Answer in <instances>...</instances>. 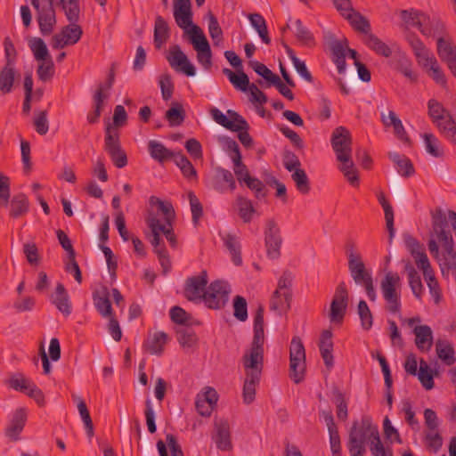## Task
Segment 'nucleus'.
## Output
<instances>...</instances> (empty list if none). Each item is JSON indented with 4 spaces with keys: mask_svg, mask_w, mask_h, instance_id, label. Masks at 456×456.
Listing matches in <instances>:
<instances>
[{
    "mask_svg": "<svg viewBox=\"0 0 456 456\" xmlns=\"http://www.w3.org/2000/svg\"><path fill=\"white\" fill-rule=\"evenodd\" d=\"M28 211V200L24 194L15 195L10 202V216L18 218Z\"/></svg>",
    "mask_w": 456,
    "mask_h": 456,
    "instance_id": "obj_45",
    "label": "nucleus"
},
{
    "mask_svg": "<svg viewBox=\"0 0 456 456\" xmlns=\"http://www.w3.org/2000/svg\"><path fill=\"white\" fill-rule=\"evenodd\" d=\"M378 200L384 209L386 225L389 233V243H391L395 236L393 208L386 200L385 194L383 192H379L378 194Z\"/></svg>",
    "mask_w": 456,
    "mask_h": 456,
    "instance_id": "obj_44",
    "label": "nucleus"
},
{
    "mask_svg": "<svg viewBox=\"0 0 456 456\" xmlns=\"http://www.w3.org/2000/svg\"><path fill=\"white\" fill-rule=\"evenodd\" d=\"M348 304V290L344 281L336 288L329 314L331 322H342Z\"/></svg>",
    "mask_w": 456,
    "mask_h": 456,
    "instance_id": "obj_12",
    "label": "nucleus"
},
{
    "mask_svg": "<svg viewBox=\"0 0 456 456\" xmlns=\"http://www.w3.org/2000/svg\"><path fill=\"white\" fill-rule=\"evenodd\" d=\"M305 372V350L299 337H294L289 346V377L300 383Z\"/></svg>",
    "mask_w": 456,
    "mask_h": 456,
    "instance_id": "obj_7",
    "label": "nucleus"
},
{
    "mask_svg": "<svg viewBox=\"0 0 456 456\" xmlns=\"http://www.w3.org/2000/svg\"><path fill=\"white\" fill-rule=\"evenodd\" d=\"M40 61L37 70L39 79L44 82L51 80L54 74V64L52 58Z\"/></svg>",
    "mask_w": 456,
    "mask_h": 456,
    "instance_id": "obj_64",
    "label": "nucleus"
},
{
    "mask_svg": "<svg viewBox=\"0 0 456 456\" xmlns=\"http://www.w3.org/2000/svg\"><path fill=\"white\" fill-rule=\"evenodd\" d=\"M401 17L408 28H417L423 35L430 36L433 23L429 17L418 11H403Z\"/></svg>",
    "mask_w": 456,
    "mask_h": 456,
    "instance_id": "obj_18",
    "label": "nucleus"
},
{
    "mask_svg": "<svg viewBox=\"0 0 456 456\" xmlns=\"http://www.w3.org/2000/svg\"><path fill=\"white\" fill-rule=\"evenodd\" d=\"M166 58L170 67L175 71L183 73L188 77H193L196 74L195 67L190 62L187 55L178 45L170 46Z\"/></svg>",
    "mask_w": 456,
    "mask_h": 456,
    "instance_id": "obj_15",
    "label": "nucleus"
},
{
    "mask_svg": "<svg viewBox=\"0 0 456 456\" xmlns=\"http://www.w3.org/2000/svg\"><path fill=\"white\" fill-rule=\"evenodd\" d=\"M379 436L378 426L372 423L371 418L363 416L361 422L354 421L349 431L347 448L351 456H363L365 443L375 441Z\"/></svg>",
    "mask_w": 456,
    "mask_h": 456,
    "instance_id": "obj_2",
    "label": "nucleus"
},
{
    "mask_svg": "<svg viewBox=\"0 0 456 456\" xmlns=\"http://www.w3.org/2000/svg\"><path fill=\"white\" fill-rule=\"evenodd\" d=\"M246 378L243 384L242 396L246 404H250L255 400L256 387L260 382L261 376L254 374H245Z\"/></svg>",
    "mask_w": 456,
    "mask_h": 456,
    "instance_id": "obj_35",
    "label": "nucleus"
},
{
    "mask_svg": "<svg viewBox=\"0 0 456 456\" xmlns=\"http://www.w3.org/2000/svg\"><path fill=\"white\" fill-rule=\"evenodd\" d=\"M210 114L217 124L232 132L248 130V128L247 121L235 110H228L227 117L220 110L213 108L210 110Z\"/></svg>",
    "mask_w": 456,
    "mask_h": 456,
    "instance_id": "obj_13",
    "label": "nucleus"
},
{
    "mask_svg": "<svg viewBox=\"0 0 456 456\" xmlns=\"http://www.w3.org/2000/svg\"><path fill=\"white\" fill-rule=\"evenodd\" d=\"M150 203L151 205L157 206L159 210L164 216V223L161 224H170L173 223L175 213L172 204L168 201H163L157 197L151 196L150 198Z\"/></svg>",
    "mask_w": 456,
    "mask_h": 456,
    "instance_id": "obj_47",
    "label": "nucleus"
},
{
    "mask_svg": "<svg viewBox=\"0 0 456 456\" xmlns=\"http://www.w3.org/2000/svg\"><path fill=\"white\" fill-rule=\"evenodd\" d=\"M216 434L213 436L216 447L221 451H231L232 444L231 440V428L229 422L220 419L215 423Z\"/></svg>",
    "mask_w": 456,
    "mask_h": 456,
    "instance_id": "obj_19",
    "label": "nucleus"
},
{
    "mask_svg": "<svg viewBox=\"0 0 456 456\" xmlns=\"http://www.w3.org/2000/svg\"><path fill=\"white\" fill-rule=\"evenodd\" d=\"M208 273L207 271L200 272V274L189 277L185 281L183 296L191 302H200L202 300L207 289Z\"/></svg>",
    "mask_w": 456,
    "mask_h": 456,
    "instance_id": "obj_14",
    "label": "nucleus"
},
{
    "mask_svg": "<svg viewBox=\"0 0 456 456\" xmlns=\"http://www.w3.org/2000/svg\"><path fill=\"white\" fill-rule=\"evenodd\" d=\"M53 6L54 5L48 4L37 12L39 28L43 35H50L56 24V15Z\"/></svg>",
    "mask_w": 456,
    "mask_h": 456,
    "instance_id": "obj_20",
    "label": "nucleus"
},
{
    "mask_svg": "<svg viewBox=\"0 0 456 456\" xmlns=\"http://www.w3.org/2000/svg\"><path fill=\"white\" fill-rule=\"evenodd\" d=\"M389 159L397 166L398 173L404 177L414 174V167L411 161L405 156L397 152H389Z\"/></svg>",
    "mask_w": 456,
    "mask_h": 456,
    "instance_id": "obj_43",
    "label": "nucleus"
},
{
    "mask_svg": "<svg viewBox=\"0 0 456 456\" xmlns=\"http://www.w3.org/2000/svg\"><path fill=\"white\" fill-rule=\"evenodd\" d=\"M27 420V412L23 408L15 411L12 419L5 429V435L12 441L19 439V435L23 430Z\"/></svg>",
    "mask_w": 456,
    "mask_h": 456,
    "instance_id": "obj_25",
    "label": "nucleus"
},
{
    "mask_svg": "<svg viewBox=\"0 0 456 456\" xmlns=\"http://www.w3.org/2000/svg\"><path fill=\"white\" fill-rule=\"evenodd\" d=\"M103 86H100L94 95V110L88 113L87 121L90 124L97 123L104 105V101L108 98L109 94L103 92Z\"/></svg>",
    "mask_w": 456,
    "mask_h": 456,
    "instance_id": "obj_39",
    "label": "nucleus"
},
{
    "mask_svg": "<svg viewBox=\"0 0 456 456\" xmlns=\"http://www.w3.org/2000/svg\"><path fill=\"white\" fill-rule=\"evenodd\" d=\"M191 41L197 51V60L205 69L212 66V53L209 44L202 30L198 26H193L191 31Z\"/></svg>",
    "mask_w": 456,
    "mask_h": 456,
    "instance_id": "obj_11",
    "label": "nucleus"
},
{
    "mask_svg": "<svg viewBox=\"0 0 456 456\" xmlns=\"http://www.w3.org/2000/svg\"><path fill=\"white\" fill-rule=\"evenodd\" d=\"M148 150L151 157L162 163L167 159H173L176 152H173L158 141L151 140L148 142Z\"/></svg>",
    "mask_w": 456,
    "mask_h": 456,
    "instance_id": "obj_34",
    "label": "nucleus"
},
{
    "mask_svg": "<svg viewBox=\"0 0 456 456\" xmlns=\"http://www.w3.org/2000/svg\"><path fill=\"white\" fill-rule=\"evenodd\" d=\"M165 118L168 121L170 126L181 125L185 118L183 106L178 102H173L172 107L167 110Z\"/></svg>",
    "mask_w": 456,
    "mask_h": 456,
    "instance_id": "obj_55",
    "label": "nucleus"
},
{
    "mask_svg": "<svg viewBox=\"0 0 456 456\" xmlns=\"http://www.w3.org/2000/svg\"><path fill=\"white\" fill-rule=\"evenodd\" d=\"M168 340L169 338L167 333L164 331H156L149 336L144 346L147 351L151 354L161 355Z\"/></svg>",
    "mask_w": 456,
    "mask_h": 456,
    "instance_id": "obj_30",
    "label": "nucleus"
},
{
    "mask_svg": "<svg viewBox=\"0 0 456 456\" xmlns=\"http://www.w3.org/2000/svg\"><path fill=\"white\" fill-rule=\"evenodd\" d=\"M290 293H279L273 292L270 301V308L280 313L286 312L290 308Z\"/></svg>",
    "mask_w": 456,
    "mask_h": 456,
    "instance_id": "obj_53",
    "label": "nucleus"
},
{
    "mask_svg": "<svg viewBox=\"0 0 456 456\" xmlns=\"http://www.w3.org/2000/svg\"><path fill=\"white\" fill-rule=\"evenodd\" d=\"M147 224L152 232L151 245L154 248L156 254H159L160 249H166L164 245L160 244V234L163 228H160V220L155 215H150L147 218Z\"/></svg>",
    "mask_w": 456,
    "mask_h": 456,
    "instance_id": "obj_37",
    "label": "nucleus"
},
{
    "mask_svg": "<svg viewBox=\"0 0 456 456\" xmlns=\"http://www.w3.org/2000/svg\"><path fill=\"white\" fill-rule=\"evenodd\" d=\"M170 37V28L165 19L157 15L154 23L153 42L156 49L159 50L167 43Z\"/></svg>",
    "mask_w": 456,
    "mask_h": 456,
    "instance_id": "obj_29",
    "label": "nucleus"
},
{
    "mask_svg": "<svg viewBox=\"0 0 456 456\" xmlns=\"http://www.w3.org/2000/svg\"><path fill=\"white\" fill-rule=\"evenodd\" d=\"M338 169L342 172L347 182L354 187H359L360 179L358 170L352 158L341 160Z\"/></svg>",
    "mask_w": 456,
    "mask_h": 456,
    "instance_id": "obj_40",
    "label": "nucleus"
},
{
    "mask_svg": "<svg viewBox=\"0 0 456 456\" xmlns=\"http://www.w3.org/2000/svg\"><path fill=\"white\" fill-rule=\"evenodd\" d=\"M437 53L439 57L445 62L448 60L456 58V49L452 44L445 39L439 37L437 40Z\"/></svg>",
    "mask_w": 456,
    "mask_h": 456,
    "instance_id": "obj_61",
    "label": "nucleus"
},
{
    "mask_svg": "<svg viewBox=\"0 0 456 456\" xmlns=\"http://www.w3.org/2000/svg\"><path fill=\"white\" fill-rule=\"evenodd\" d=\"M60 5L70 23L77 22L80 12L78 0H65Z\"/></svg>",
    "mask_w": 456,
    "mask_h": 456,
    "instance_id": "obj_63",
    "label": "nucleus"
},
{
    "mask_svg": "<svg viewBox=\"0 0 456 456\" xmlns=\"http://www.w3.org/2000/svg\"><path fill=\"white\" fill-rule=\"evenodd\" d=\"M104 150L110 155L116 167L123 168L127 165V156L126 151L121 148L119 134L118 132L111 131L110 126L106 128Z\"/></svg>",
    "mask_w": 456,
    "mask_h": 456,
    "instance_id": "obj_9",
    "label": "nucleus"
},
{
    "mask_svg": "<svg viewBox=\"0 0 456 456\" xmlns=\"http://www.w3.org/2000/svg\"><path fill=\"white\" fill-rule=\"evenodd\" d=\"M208 183L212 189L219 192H224L225 191L224 183L228 184L230 191H232L236 189V183L232 174L231 171L222 167H217L216 169V175L210 178Z\"/></svg>",
    "mask_w": 456,
    "mask_h": 456,
    "instance_id": "obj_21",
    "label": "nucleus"
},
{
    "mask_svg": "<svg viewBox=\"0 0 456 456\" xmlns=\"http://www.w3.org/2000/svg\"><path fill=\"white\" fill-rule=\"evenodd\" d=\"M380 289L387 303V309L391 314H399L401 311V279L398 273L387 272L381 281Z\"/></svg>",
    "mask_w": 456,
    "mask_h": 456,
    "instance_id": "obj_6",
    "label": "nucleus"
},
{
    "mask_svg": "<svg viewBox=\"0 0 456 456\" xmlns=\"http://www.w3.org/2000/svg\"><path fill=\"white\" fill-rule=\"evenodd\" d=\"M230 286L223 281H215L206 289L202 300L210 309L223 308L229 297Z\"/></svg>",
    "mask_w": 456,
    "mask_h": 456,
    "instance_id": "obj_8",
    "label": "nucleus"
},
{
    "mask_svg": "<svg viewBox=\"0 0 456 456\" xmlns=\"http://www.w3.org/2000/svg\"><path fill=\"white\" fill-rule=\"evenodd\" d=\"M73 397L74 400L77 403V409L86 426L87 435L91 437L94 436V426L87 406L85 401L79 396L74 395Z\"/></svg>",
    "mask_w": 456,
    "mask_h": 456,
    "instance_id": "obj_59",
    "label": "nucleus"
},
{
    "mask_svg": "<svg viewBox=\"0 0 456 456\" xmlns=\"http://www.w3.org/2000/svg\"><path fill=\"white\" fill-rule=\"evenodd\" d=\"M223 240L224 242L225 247L229 250L232 260L233 264L237 266L241 265L242 258H241V251H240V244L237 239V237L233 234L228 233L223 237Z\"/></svg>",
    "mask_w": 456,
    "mask_h": 456,
    "instance_id": "obj_42",
    "label": "nucleus"
},
{
    "mask_svg": "<svg viewBox=\"0 0 456 456\" xmlns=\"http://www.w3.org/2000/svg\"><path fill=\"white\" fill-rule=\"evenodd\" d=\"M83 34V30L77 22L70 23L62 28L61 33L56 34L52 38V46L54 49H61L66 45L77 43Z\"/></svg>",
    "mask_w": 456,
    "mask_h": 456,
    "instance_id": "obj_17",
    "label": "nucleus"
},
{
    "mask_svg": "<svg viewBox=\"0 0 456 456\" xmlns=\"http://www.w3.org/2000/svg\"><path fill=\"white\" fill-rule=\"evenodd\" d=\"M228 147L232 152L231 158L234 164V174L236 175L239 182H245L248 177H250V175L247 167L241 161L239 146L235 141H232L229 142Z\"/></svg>",
    "mask_w": 456,
    "mask_h": 456,
    "instance_id": "obj_28",
    "label": "nucleus"
},
{
    "mask_svg": "<svg viewBox=\"0 0 456 456\" xmlns=\"http://www.w3.org/2000/svg\"><path fill=\"white\" fill-rule=\"evenodd\" d=\"M248 19L251 25L257 31L263 43L269 45L271 43V38L268 35V29L264 17L261 14L253 13L248 16Z\"/></svg>",
    "mask_w": 456,
    "mask_h": 456,
    "instance_id": "obj_50",
    "label": "nucleus"
},
{
    "mask_svg": "<svg viewBox=\"0 0 456 456\" xmlns=\"http://www.w3.org/2000/svg\"><path fill=\"white\" fill-rule=\"evenodd\" d=\"M52 302L65 316H69L71 314V304L63 284H57L55 293L52 297Z\"/></svg>",
    "mask_w": 456,
    "mask_h": 456,
    "instance_id": "obj_31",
    "label": "nucleus"
},
{
    "mask_svg": "<svg viewBox=\"0 0 456 456\" xmlns=\"http://www.w3.org/2000/svg\"><path fill=\"white\" fill-rule=\"evenodd\" d=\"M436 351L437 357L448 366L452 365L455 359V352L452 345L446 340H437L436 343Z\"/></svg>",
    "mask_w": 456,
    "mask_h": 456,
    "instance_id": "obj_36",
    "label": "nucleus"
},
{
    "mask_svg": "<svg viewBox=\"0 0 456 456\" xmlns=\"http://www.w3.org/2000/svg\"><path fill=\"white\" fill-rule=\"evenodd\" d=\"M94 301L97 311L103 317L112 316L111 303L109 299V294L107 292V289H104L102 296H94Z\"/></svg>",
    "mask_w": 456,
    "mask_h": 456,
    "instance_id": "obj_60",
    "label": "nucleus"
},
{
    "mask_svg": "<svg viewBox=\"0 0 456 456\" xmlns=\"http://www.w3.org/2000/svg\"><path fill=\"white\" fill-rule=\"evenodd\" d=\"M177 340L183 348H191L198 342L196 333L189 328L176 330Z\"/></svg>",
    "mask_w": 456,
    "mask_h": 456,
    "instance_id": "obj_54",
    "label": "nucleus"
},
{
    "mask_svg": "<svg viewBox=\"0 0 456 456\" xmlns=\"http://www.w3.org/2000/svg\"><path fill=\"white\" fill-rule=\"evenodd\" d=\"M285 49H286V53L289 56V58L291 60L292 63H293V66L295 68V69L297 70V72L307 82L309 83H313L314 81V78L310 73V71L308 70V69L306 68V65L305 63V61H300L295 52L289 47L287 45H284Z\"/></svg>",
    "mask_w": 456,
    "mask_h": 456,
    "instance_id": "obj_48",
    "label": "nucleus"
},
{
    "mask_svg": "<svg viewBox=\"0 0 456 456\" xmlns=\"http://www.w3.org/2000/svg\"><path fill=\"white\" fill-rule=\"evenodd\" d=\"M407 41L411 46L419 64L427 61V59L431 56L432 53H429L423 43L414 35L409 34L407 36Z\"/></svg>",
    "mask_w": 456,
    "mask_h": 456,
    "instance_id": "obj_51",
    "label": "nucleus"
},
{
    "mask_svg": "<svg viewBox=\"0 0 456 456\" xmlns=\"http://www.w3.org/2000/svg\"><path fill=\"white\" fill-rule=\"evenodd\" d=\"M415 345L420 352H428L433 346V331L428 325H419L413 329Z\"/></svg>",
    "mask_w": 456,
    "mask_h": 456,
    "instance_id": "obj_23",
    "label": "nucleus"
},
{
    "mask_svg": "<svg viewBox=\"0 0 456 456\" xmlns=\"http://www.w3.org/2000/svg\"><path fill=\"white\" fill-rule=\"evenodd\" d=\"M322 416L326 423L330 435V450L333 455L340 456L341 442L340 436L330 411H323Z\"/></svg>",
    "mask_w": 456,
    "mask_h": 456,
    "instance_id": "obj_22",
    "label": "nucleus"
},
{
    "mask_svg": "<svg viewBox=\"0 0 456 456\" xmlns=\"http://www.w3.org/2000/svg\"><path fill=\"white\" fill-rule=\"evenodd\" d=\"M174 18L178 27L186 29L187 28H192V12L191 5L190 4H179L174 5ZM192 29V28H191ZM191 30L189 31L191 33Z\"/></svg>",
    "mask_w": 456,
    "mask_h": 456,
    "instance_id": "obj_32",
    "label": "nucleus"
},
{
    "mask_svg": "<svg viewBox=\"0 0 456 456\" xmlns=\"http://www.w3.org/2000/svg\"><path fill=\"white\" fill-rule=\"evenodd\" d=\"M348 269L354 281L364 288L369 299L372 302L376 301L377 292L371 273L366 269L361 255L353 250L348 254Z\"/></svg>",
    "mask_w": 456,
    "mask_h": 456,
    "instance_id": "obj_4",
    "label": "nucleus"
},
{
    "mask_svg": "<svg viewBox=\"0 0 456 456\" xmlns=\"http://www.w3.org/2000/svg\"><path fill=\"white\" fill-rule=\"evenodd\" d=\"M428 115L444 136L456 145V124L443 104L435 99L428 102Z\"/></svg>",
    "mask_w": 456,
    "mask_h": 456,
    "instance_id": "obj_5",
    "label": "nucleus"
},
{
    "mask_svg": "<svg viewBox=\"0 0 456 456\" xmlns=\"http://www.w3.org/2000/svg\"><path fill=\"white\" fill-rule=\"evenodd\" d=\"M265 240L267 256L273 259L278 258L281 254L280 249L282 240L280 234V228L273 219H269L265 223Z\"/></svg>",
    "mask_w": 456,
    "mask_h": 456,
    "instance_id": "obj_16",
    "label": "nucleus"
},
{
    "mask_svg": "<svg viewBox=\"0 0 456 456\" xmlns=\"http://www.w3.org/2000/svg\"><path fill=\"white\" fill-rule=\"evenodd\" d=\"M357 312L361 319V325L362 329L369 330L373 324V316L367 303L364 300L359 301Z\"/></svg>",
    "mask_w": 456,
    "mask_h": 456,
    "instance_id": "obj_62",
    "label": "nucleus"
},
{
    "mask_svg": "<svg viewBox=\"0 0 456 456\" xmlns=\"http://www.w3.org/2000/svg\"><path fill=\"white\" fill-rule=\"evenodd\" d=\"M417 375L419 382L427 390H430L434 387L435 383L432 370L423 359L419 362V370Z\"/></svg>",
    "mask_w": 456,
    "mask_h": 456,
    "instance_id": "obj_57",
    "label": "nucleus"
},
{
    "mask_svg": "<svg viewBox=\"0 0 456 456\" xmlns=\"http://www.w3.org/2000/svg\"><path fill=\"white\" fill-rule=\"evenodd\" d=\"M173 161L181 170L184 178L188 180L197 179V171L191 162L181 152H176Z\"/></svg>",
    "mask_w": 456,
    "mask_h": 456,
    "instance_id": "obj_41",
    "label": "nucleus"
},
{
    "mask_svg": "<svg viewBox=\"0 0 456 456\" xmlns=\"http://www.w3.org/2000/svg\"><path fill=\"white\" fill-rule=\"evenodd\" d=\"M345 19L349 21L354 30L362 34V36H366L371 31L369 20L355 10L347 14Z\"/></svg>",
    "mask_w": 456,
    "mask_h": 456,
    "instance_id": "obj_38",
    "label": "nucleus"
},
{
    "mask_svg": "<svg viewBox=\"0 0 456 456\" xmlns=\"http://www.w3.org/2000/svg\"><path fill=\"white\" fill-rule=\"evenodd\" d=\"M319 349L321 355L324 361V364L328 369H330L334 365V358L332 354L333 342L332 333L330 330H323L319 343Z\"/></svg>",
    "mask_w": 456,
    "mask_h": 456,
    "instance_id": "obj_27",
    "label": "nucleus"
},
{
    "mask_svg": "<svg viewBox=\"0 0 456 456\" xmlns=\"http://www.w3.org/2000/svg\"><path fill=\"white\" fill-rule=\"evenodd\" d=\"M362 40L366 46H368L377 54L387 58L391 56V48L371 31L366 36H362Z\"/></svg>",
    "mask_w": 456,
    "mask_h": 456,
    "instance_id": "obj_33",
    "label": "nucleus"
},
{
    "mask_svg": "<svg viewBox=\"0 0 456 456\" xmlns=\"http://www.w3.org/2000/svg\"><path fill=\"white\" fill-rule=\"evenodd\" d=\"M264 307L259 305L254 316V336L249 348L246 349L241 362L245 374L261 376L264 368Z\"/></svg>",
    "mask_w": 456,
    "mask_h": 456,
    "instance_id": "obj_1",
    "label": "nucleus"
},
{
    "mask_svg": "<svg viewBox=\"0 0 456 456\" xmlns=\"http://www.w3.org/2000/svg\"><path fill=\"white\" fill-rule=\"evenodd\" d=\"M223 73L229 78L234 87L242 92L249 91L251 84L246 73L240 71L239 74H236L227 68L223 69Z\"/></svg>",
    "mask_w": 456,
    "mask_h": 456,
    "instance_id": "obj_46",
    "label": "nucleus"
},
{
    "mask_svg": "<svg viewBox=\"0 0 456 456\" xmlns=\"http://www.w3.org/2000/svg\"><path fill=\"white\" fill-rule=\"evenodd\" d=\"M296 30L295 36L297 39L305 46L312 47L315 45L314 35L309 31V29L303 26L302 21L300 20H297L295 21Z\"/></svg>",
    "mask_w": 456,
    "mask_h": 456,
    "instance_id": "obj_56",
    "label": "nucleus"
},
{
    "mask_svg": "<svg viewBox=\"0 0 456 456\" xmlns=\"http://www.w3.org/2000/svg\"><path fill=\"white\" fill-rule=\"evenodd\" d=\"M405 271L408 274L409 285L412 293L417 298H420L423 293V285L420 276L415 268L409 263L405 265Z\"/></svg>",
    "mask_w": 456,
    "mask_h": 456,
    "instance_id": "obj_49",
    "label": "nucleus"
},
{
    "mask_svg": "<svg viewBox=\"0 0 456 456\" xmlns=\"http://www.w3.org/2000/svg\"><path fill=\"white\" fill-rule=\"evenodd\" d=\"M16 76L14 60L8 59L5 65L0 70V91L3 94L12 92Z\"/></svg>",
    "mask_w": 456,
    "mask_h": 456,
    "instance_id": "obj_24",
    "label": "nucleus"
},
{
    "mask_svg": "<svg viewBox=\"0 0 456 456\" xmlns=\"http://www.w3.org/2000/svg\"><path fill=\"white\" fill-rule=\"evenodd\" d=\"M419 65L436 84L444 88L446 87L447 81L445 75L433 54L427 59V61H423Z\"/></svg>",
    "mask_w": 456,
    "mask_h": 456,
    "instance_id": "obj_26",
    "label": "nucleus"
},
{
    "mask_svg": "<svg viewBox=\"0 0 456 456\" xmlns=\"http://www.w3.org/2000/svg\"><path fill=\"white\" fill-rule=\"evenodd\" d=\"M236 206L238 208V213L240 217L244 223H249L252 220L255 208L252 205L251 200L248 199L238 196L236 199Z\"/></svg>",
    "mask_w": 456,
    "mask_h": 456,
    "instance_id": "obj_52",
    "label": "nucleus"
},
{
    "mask_svg": "<svg viewBox=\"0 0 456 456\" xmlns=\"http://www.w3.org/2000/svg\"><path fill=\"white\" fill-rule=\"evenodd\" d=\"M331 145L338 161L352 158V138L349 130L346 127L338 126L334 129Z\"/></svg>",
    "mask_w": 456,
    "mask_h": 456,
    "instance_id": "obj_10",
    "label": "nucleus"
},
{
    "mask_svg": "<svg viewBox=\"0 0 456 456\" xmlns=\"http://www.w3.org/2000/svg\"><path fill=\"white\" fill-rule=\"evenodd\" d=\"M447 221L443 210H437L432 216V232L428 241V249L431 255L438 258L439 245L444 250L452 249L454 247L452 236L449 231H446Z\"/></svg>",
    "mask_w": 456,
    "mask_h": 456,
    "instance_id": "obj_3",
    "label": "nucleus"
},
{
    "mask_svg": "<svg viewBox=\"0 0 456 456\" xmlns=\"http://www.w3.org/2000/svg\"><path fill=\"white\" fill-rule=\"evenodd\" d=\"M291 178L299 192L305 195L310 191V182L305 171L302 168L293 171Z\"/></svg>",
    "mask_w": 456,
    "mask_h": 456,
    "instance_id": "obj_58",
    "label": "nucleus"
}]
</instances>
